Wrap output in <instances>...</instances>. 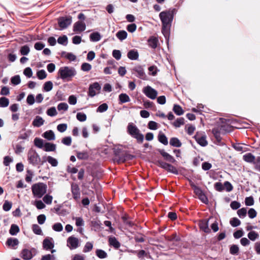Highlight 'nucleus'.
Returning a JSON list of instances; mask_svg holds the SVG:
<instances>
[{
	"instance_id": "10",
	"label": "nucleus",
	"mask_w": 260,
	"mask_h": 260,
	"mask_svg": "<svg viewBox=\"0 0 260 260\" xmlns=\"http://www.w3.org/2000/svg\"><path fill=\"white\" fill-rule=\"evenodd\" d=\"M143 92L148 98L154 100L157 95V91L150 86H147L143 88Z\"/></svg>"
},
{
	"instance_id": "14",
	"label": "nucleus",
	"mask_w": 260,
	"mask_h": 260,
	"mask_svg": "<svg viewBox=\"0 0 260 260\" xmlns=\"http://www.w3.org/2000/svg\"><path fill=\"white\" fill-rule=\"evenodd\" d=\"M54 246V240L52 238L46 237L43 242V247L46 250L53 249Z\"/></svg>"
},
{
	"instance_id": "64",
	"label": "nucleus",
	"mask_w": 260,
	"mask_h": 260,
	"mask_svg": "<svg viewBox=\"0 0 260 260\" xmlns=\"http://www.w3.org/2000/svg\"><path fill=\"white\" fill-rule=\"evenodd\" d=\"M41 260H55V257L54 255L48 254L42 256Z\"/></svg>"
},
{
	"instance_id": "29",
	"label": "nucleus",
	"mask_w": 260,
	"mask_h": 260,
	"mask_svg": "<svg viewBox=\"0 0 260 260\" xmlns=\"http://www.w3.org/2000/svg\"><path fill=\"white\" fill-rule=\"evenodd\" d=\"M170 144L174 147H180L181 146L182 143L178 138L173 137L170 139Z\"/></svg>"
},
{
	"instance_id": "43",
	"label": "nucleus",
	"mask_w": 260,
	"mask_h": 260,
	"mask_svg": "<svg viewBox=\"0 0 260 260\" xmlns=\"http://www.w3.org/2000/svg\"><path fill=\"white\" fill-rule=\"evenodd\" d=\"M159 71L155 66H151L148 68V74L150 75L155 76Z\"/></svg>"
},
{
	"instance_id": "31",
	"label": "nucleus",
	"mask_w": 260,
	"mask_h": 260,
	"mask_svg": "<svg viewBox=\"0 0 260 260\" xmlns=\"http://www.w3.org/2000/svg\"><path fill=\"white\" fill-rule=\"evenodd\" d=\"M89 38L91 41L98 42L101 40V36L99 32H94L90 35Z\"/></svg>"
},
{
	"instance_id": "51",
	"label": "nucleus",
	"mask_w": 260,
	"mask_h": 260,
	"mask_svg": "<svg viewBox=\"0 0 260 260\" xmlns=\"http://www.w3.org/2000/svg\"><path fill=\"white\" fill-rule=\"evenodd\" d=\"M13 161V159L10 156H6L4 157L3 164L4 165L8 167L10 165V163Z\"/></svg>"
},
{
	"instance_id": "47",
	"label": "nucleus",
	"mask_w": 260,
	"mask_h": 260,
	"mask_svg": "<svg viewBox=\"0 0 260 260\" xmlns=\"http://www.w3.org/2000/svg\"><path fill=\"white\" fill-rule=\"evenodd\" d=\"M33 172L30 170H27L26 171V174L25 177V181L28 183H30L32 180L33 176Z\"/></svg>"
},
{
	"instance_id": "56",
	"label": "nucleus",
	"mask_w": 260,
	"mask_h": 260,
	"mask_svg": "<svg viewBox=\"0 0 260 260\" xmlns=\"http://www.w3.org/2000/svg\"><path fill=\"white\" fill-rule=\"evenodd\" d=\"M77 119L81 122L85 121L86 120V115L84 113L79 112L77 114Z\"/></svg>"
},
{
	"instance_id": "12",
	"label": "nucleus",
	"mask_w": 260,
	"mask_h": 260,
	"mask_svg": "<svg viewBox=\"0 0 260 260\" xmlns=\"http://www.w3.org/2000/svg\"><path fill=\"white\" fill-rule=\"evenodd\" d=\"M37 253V250L35 248H31L30 249H24L21 252V257L24 259H30Z\"/></svg>"
},
{
	"instance_id": "24",
	"label": "nucleus",
	"mask_w": 260,
	"mask_h": 260,
	"mask_svg": "<svg viewBox=\"0 0 260 260\" xmlns=\"http://www.w3.org/2000/svg\"><path fill=\"white\" fill-rule=\"evenodd\" d=\"M160 154L165 158V159L172 163H174L175 161L174 158L168 153L165 152L164 150L160 151Z\"/></svg>"
},
{
	"instance_id": "34",
	"label": "nucleus",
	"mask_w": 260,
	"mask_h": 260,
	"mask_svg": "<svg viewBox=\"0 0 260 260\" xmlns=\"http://www.w3.org/2000/svg\"><path fill=\"white\" fill-rule=\"evenodd\" d=\"M16 58V55L14 51L8 50L7 59L9 62H14Z\"/></svg>"
},
{
	"instance_id": "21",
	"label": "nucleus",
	"mask_w": 260,
	"mask_h": 260,
	"mask_svg": "<svg viewBox=\"0 0 260 260\" xmlns=\"http://www.w3.org/2000/svg\"><path fill=\"white\" fill-rule=\"evenodd\" d=\"M199 227L201 230L205 233H209L210 229L208 227V221L206 219H203L200 221Z\"/></svg>"
},
{
	"instance_id": "40",
	"label": "nucleus",
	"mask_w": 260,
	"mask_h": 260,
	"mask_svg": "<svg viewBox=\"0 0 260 260\" xmlns=\"http://www.w3.org/2000/svg\"><path fill=\"white\" fill-rule=\"evenodd\" d=\"M248 238L251 241H255L259 237V235L255 231H250L247 235Z\"/></svg>"
},
{
	"instance_id": "48",
	"label": "nucleus",
	"mask_w": 260,
	"mask_h": 260,
	"mask_svg": "<svg viewBox=\"0 0 260 260\" xmlns=\"http://www.w3.org/2000/svg\"><path fill=\"white\" fill-rule=\"evenodd\" d=\"M231 225L233 227H237L240 225V220L236 217L232 218L230 221Z\"/></svg>"
},
{
	"instance_id": "32",
	"label": "nucleus",
	"mask_w": 260,
	"mask_h": 260,
	"mask_svg": "<svg viewBox=\"0 0 260 260\" xmlns=\"http://www.w3.org/2000/svg\"><path fill=\"white\" fill-rule=\"evenodd\" d=\"M43 136L45 138L48 140H53L55 139V135L54 132L51 131H48L45 132L43 134Z\"/></svg>"
},
{
	"instance_id": "19",
	"label": "nucleus",
	"mask_w": 260,
	"mask_h": 260,
	"mask_svg": "<svg viewBox=\"0 0 260 260\" xmlns=\"http://www.w3.org/2000/svg\"><path fill=\"white\" fill-rule=\"evenodd\" d=\"M194 138L197 143L202 146H206L207 144V141L206 140V137L205 135H200L197 134L194 136Z\"/></svg>"
},
{
	"instance_id": "25",
	"label": "nucleus",
	"mask_w": 260,
	"mask_h": 260,
	"mask_svg": "<svg viewBox=\"0 0 260 260\" xmlns=\"http://www.w3.org/2000/svg\"><path fill=\"white\" fill-rule=\"evenodd\" d=\"M109 243L110 245L113 246L116 249H118L120 246V244L118 242V241L116 239V238L114 237H110L109 238Z\"/></svg>"
},
{
	"instance_id": "41",
	"label": "nucleus",
	"mask_w": 260,
	"mask_h": 260,
	"mask_svg": "<svg viewBox=\"0 0 260 260\" xmlns=\"http://www.w3.org/2000/svg\"><path fill=\"white\" fill-rule=\"evenodd\" d=\"M184 123V119L182 117L177 118L173 123V125L175 127H179Z\"/></svg>"
},
{
	"instance_id": "13",
	"label": "nucleus",
	"mask_w": 260,
	"mask_h": 260,
	"mask_svg": "<svg viewBox=\"0 0 260 260\" xmlns=\"http://www.w3.org/2000/svg\"><path fill=\"white\" fill-rule=\"evenodd\" d=\"M67 246L70 249H74L79 246V240L73 236L69 237L67 239Z\"/></svg>"
},
{
	"instance_id": "62",
	"label": "nucleus",
	"mask_w": 260,
	"mask_h": 260,
	"mask_svg": "<svg viewBox=\"0 0 260 260\" xmlns=\"http://www.w3.org/2000/svg\"><path fill=\"white\" fill-rule=\"evenodd\" d=\"M52 229L56 232H61L63 230V227L60 223H56L52 226Z\"/></svg>"
},
{
	"instance_id": "54",
	"label": "nucleus",
	"mask_w": 260,
	"mask_h": 260,
	"mask_svg": "<svg viewBox=\"0 0 260 260\" xmlns=\"http://www.w3.org/2000/svg\"><path fill=\"white\" fill-rule=\"evenodd\" d=\"M53 200L52 196L49 194H46L43 198V200L46 204L50 205L52 203Z\"/></svg>"
},
{
	"instance_id": "5",
	"label": "nucleus",
	"mask_w": 260,
	"mask_h": 260,
	"mask_svg": "<svg viewBox=\"0 0 260 260\" xmlns=\"http://www.w3.org/2000/svg\"><path fill=\"white\" fill-rule=\"evenodd\" d=\"M27 159L29 164L33 166L41 165V159L35 150L31 149L27 153Z\"/></svg>"
},
{
	"instance_id": "27",
	"label": "nucleus",
	"mask_w": 260,
	"mask_h": 260,
	"mask_svg": "<svg viewBox=\"0 0 260 260\" xmlns=\"http://www.w3.org/2000/svg\"><path fill=\"white\" fill-rule=\"evenodd\" d=\"M243 159L248 162L255 164V156L251 153H248L243 156Z\"/></svg>"
},
{
	"instance_id": "28",
	"label": "nucleus",
	"mask_w": 260,
	"mask_h": 260,
	"mask_svg": "<svg viewBox=\"0 0 260 260\" xmlns=\"http://www.w3.org/2000/svg\"><path fill=\"white\" fill-rule=\"evenodd\" d=\"M149 46L153 49L156 48L158 43V39L154 37H151L148 40Z\"/></svg>"
},
{
	"instance_id": "42",
	"label": "nucleus",
	"mask_w": 260,
	"mask_h": 260,
	"mask_svg": "<svg viewBox=\"0 0 260 260\" xmlns=\"http://www.w3.org/2000/svg\"><path fill=\"white\" fill-rule=\"evenodd\" d=\"M95 253L96 256L100 258H105L108 256L107 253L102 249H97Z\"/></svg>"
},
{
	"instance_id": "59",
	"label": "nucleus",
	"mask_w": 260,
	"mask_h": 260,
	"mask_svg": "<svg viewBox=\"0 0 260 260\" xmlns=\"http://www.w3.org/2000/svg\"><path fill=\"white\" fill-rule=\"evenodd\" d=\"M61 142L65 145L70 146L72 143V138L70 136L66 137L62 139Z\"/></svg>"
},
{
	"instance_id": "33",
	"label": "nucleus",
	"mask_w": 260,
	"mask_h": 260,
	"mask_svg": "<svg viewBox=\"0 0 260 260\" xmlns=\"http://www.w3.org/2000/svg\"><path fill=\"white\" fill-rule=\"evenodd\" d=\"M158 140L161 143L165 145H167L168 144V138L164 134L161 132L158 134Z\"/></svg>"
},
{
	"instance_id": "26",
	"label": "nucleus",
	"mask_w": 260,
	"mask_h": 260,
	"mask_svg": "<svg viewBox=\"0 0 260 260\" xmlns=\"http://www.w3.org/2000/svg\"><path fill=\"white\" fill-rule=\"evenodd\" d=\"M44 147V150L47 152L54 151L56 149V145L49 142L45 143Z\"/></svg>"
},
{
	"instance_id": "52",
	"label": "nucleus",
	"mask_w": 260,
	"mask_h": 260,
	"mask_svg": "<svg viewBox=\"0 0 260 260\" xmlns=\"http://www.w3.org/2000/svg\"><path fill=\"white\" fill-rule=\"evenodd\" d=\"M108 108V105L106 103L102 104L100 105L96 109L97 112L102 113L107 110Z\"/></svg>"
},
{
	"instance_id": "11",
	"label": "nucleus",
	"mask_w": 260,
	"mask_h": 260,
	"mask_svg": "<svg viewBox=\"0 0 260 260\" xmlns=\"http://www.w3.org/2000/svg\"><path fill=\"white\" fill-rule=\"evenodd\" d=\"M101 89V87L98 82H94L93 84H90L88 89V96L93 97L100 93Z\"/></svg>"
},
{
	"instance_id": "55",
	"label": "nucleus",
	"mask_w": 260,
	"mask_h": 260,
	"mask_svg": "<svg viewBox=\"0 0 260 260\" xmlns=\"http://www.w3.org/2000/svg\"><path fill=\"white\" fill-rule=\"evenodd\" d=\"M239 249L237 245H232L230 248V253L232 254H237Z\"/></svg>"
},
{
	"instance_id": "22",
	"label": "nucleus",
	"mask_w": 260,
	"mask_h": 260,
	"mask_svg": "<svg viewBox=\"0 0 260 260\" xmlns=\"http://www.w3.org/2000/svg\"><path fill=\"white\" fill-rule=\"evenodd\" d=\"M127 56L129 59L135 60L139 58V53L136 49H132L128 52Z\"/></svg>"
},
{
	"instance_id": "18",
	"label": "nucleus",
	"mask_w": 260,
	"mask_h": 260,
	"mask_svg": "<svg viewBox=\"0 0 260 260\" xmlns=\"http://www.w3.org/2000/svg\"><path fill=\"white\" fill-rule=\"evenodd\" d=\"M194 192L198 196L199 199L204 203L207 204L208 202V200L205 194V193L203 192V191L199 187H197Z\"/></svg>"
},
{
	"instance_id": "8",
	"label": "nucleus",
	"mask_w": 260,
	"mask_h": 260,
	"mask_svg": "<svg viewBox=\"0 0 260 260\" xmlns=\"http://www.w3.org/2000/svg\"><path fill=\"white\" fill-rule=\"evenodd\" d=\"M157 165L169 172L175 174H178V173L177 169L175 167L164 161L158 160L157 162Z\"/></svg>"
},
{
	"instance_id": "35",
	"label": "nucleus",
	"mask_w": 260,
	"mask_h": 260,
	"mask_svg": "<svg viewBox=\"0 0 260 260\" xmlns=\"http://www.w3.org/2000/svg\"><path fill=\"white\" fill-rule=\"evenodd\" d=\"M119 103L123 104L130 101V98L126 93H121L119 95Z\"/></svg>"
},
{
	"instance_id": "1",
	"label": "nucleus",
	"mask_w": 260,
	"mask_h": 260,
	"mask_svg": "<svg viewBox=\"0 0 260 260\" xmlns=\"http://www.w3.org/2000/svg\"><path fill=\"white\" fill-rule=\"evenodd\" d=\"M177 10L175 8H173L162 11L159 14L162 23L161 32L166 38L169 35L174 16Z\"/></svg>"
},
{
	"instance_id": "30",
	"label": "nucleus",
	"mask_w": 260,
	"mask_h": 260,
	"mask_svg": "<svg viewBox=\"0 0 260 260\" xmlns=\"http://www.w3.org/2000/svg\"><path fill=\"white\" fill-rule=\"evenodd\" d=\"M44 120L40 116H37L32 122L34 126L36 127H40L44 124Z\"/></svg>"
},
{
	"instance_id": "17",
	"label": "nucleus",
	"mask_w": 260,
	"mask_h": 260,
	"mask_svg": "<svg viewBox=\"0 0 260 260\" xmlns=\"http://www.w3.org/2000/svg\"><path fill=\"white\" fill-rule=\"evenodd\" d=\"M71 191L73 197L76 201H78L80 197V188L78 184L73 183L71 185Z\"/></svg>"
},
{
	"instance_id": "4",
	"label": "nucleus",
	"mask_w": 260,
	"mask_h": 260,
	"mask_svg": "<svg viewBox=\"0 0 260 260\" xmlns=\"http://www.w3.org/2000/svg\"><path fill=\"white\" fill-rule=\"evenodd\" d=\"M58 73L63 80H71L76 74V71L74 68L68 67L60 68Z\"/></svg>"
},
{
	"instance_id": "15",
	"label": "nucleus",
	"mask_w": 260,
	"mask_h": 260,
	"mask_svg": "<svg viewBox=\"0 0 260 260\" xmlns=\"http://www.w3.org/2000/svg\"><path fill=\"white\" fill-rule=\"evenodd\" d=\"M223 131H225V129L224 128V127L222 125L215 127L212 129V134H213V136H214L216 140L218 143H220L221 141L220 133L221 132Z\"/></svg>"
},
{
	"instance_id": "23",
	"label": "nucleus",
	"mask_w": 260,
	"mask_h": 260,
	"mask_svg": "<svg viewBox=\"0 0 260 260\" xmlns=\"http://www.w3.org/2000/svg\"><path fill=\"white\" fill-rule=\"evenodd\" d=\"M6 245L9 248L15 249V246H16V239L13 238H8L6 242Z\"/></svg>"
},
{
	"instance_id": "36",
	"label": "nucleus",
	"mask_w": 260,
	"mask_h": 260,
	"mask_svg": "<svg viewBox=\"0 0 260 260\" xmlns=\"http://www.w3.org/2000/svg\"><path fill=\"white\" fill-rule=\"evenodd\" d=\"M61 55L64 56L70 61H74L76 59V56L72 53H67L66 51H62Z\"/></svg>"
},
{
	"instance_id": "3",
	"label": "nucleus",
	"mask_w": 260,
	"mask_h": 260,
	"mask_svg": "<svg viewBox=\"0 0 260 260\" xmlns=\"http://www.w3.org/2000/svg\"><path fill=\"white\" fill-rule=\"evenodd\" d=\"M127 133L133 138H135L138 143H142L144 136L140 133L138 128L133 123H129L127 127Z\"/></svg>"
},
{
	"instance_id": "6",
	"label": "nucleus",
	"mask_w": 260,
	"mask_h": 260,
	"mask_svg": "<svg viewBox=\"0 0 260 260\" xmlns=\"http://www.w3.org/2000/svg\"><path fill=\"white\" fill-rule=\"evenodd\" d=\"M114 153L118 157V162H124L126 160H131L135 157L134 155L130 154L127 152L121 153L119 149H115Z\"/></svg>"
},
{
	"instance_id": "53",
	"label": "nucleus",
	"mask_w": 260,
	"mask_h": 260,
	"mask_svg": "<svg viewBox=\"0 0 260 260\" xmlns=\"http://www.w3.org/2000/svg\"><path fill=\"white\" fill-rule=\"evenodd\" d=\"M37 77L40 80H43L46 77L47 74L45 70H41L37 73Z\"/></svg>"
},
{
	"instance_id": "57",
	"label": "nucleus",
	"mask_w": 260,
	"mask_h": 260,
	"mask_svg": "<svg viewBox=\"0 0 260 260\" xmlns=\"http://www.w3.org/2000/svg\"><path fill=\"white\" fill-rule=\"evenodd\" d=\"M92 248H93V244L91 243L88 242L85 244V245L84 247L83 251L85 253L91 251L92 250Z\"/></svg>"
},
{
	"instance_id": "16",
	"label": "nucleus",
	"mask_w": 260,
	"mask_h": 260,
	"mask_svg": "<svg viewBox=\"0 0 260 260\" xmlns=\"http://www.w3.org/2000/svg\"><path fill=\"white\" fill-rule=\"evenodd\" d=\"M86 29V24L82 21H78L74 24L73 31L77 33L78 32H82Z\"/></svg>"
},
{
	"instance_id": "61",
	"label": "nucleus",
	"mask_w": 260,
	"mask_h": 260,
	"mask_svg": "<svg viewBox=\"0 0 260 260\" xmlns=\"http://www.w3.org/2000/svg\"><path fill=\"white\" fill-rule=\"evenodd\" d=\"M68 109V105L66 103H61L57 106V109L58 111H67Z\"/></svg>"
},
{
	"instance_id": "50",
	"label": "nucleus",
	"mask_w": 260,
	"mask_h": 260,
	"mask_svg": "<svg viewBox=\"0 0 260 260\" xmlns=\"http://www.w3.org/2000/svg\"><path fill=\"white\" fill-rule=\"evenodd\" d=\"M77 157L79 159H86L88 158V155L87 152H78Z\"/></svg>"
},
{
	"instance_id": "37",
	"label": "nucleus",
	"mask_w": 260,
	"mask_h": 260,
	"mask_svg": "<svg viewBox=\"0 0 260 260\" xmlns=\"http://www.w3.org/2000/svg\"><path fill=\"white\" fill-rule=\"evenodd\" d=\"M116 36L119 40L123 41L126 38L127 34L125 30H119L116 33Z\"/></svg>"
},
{
	"instance_id": "44",
	"label": "nucleus",
	"mask_w": 260,
	"mask_h": 260,
	"mask_svg": "<svg viewBox=\"0 0 260 260\" xmlns=\"http://www.w3.org/2000/svg\"><path fill=\"white\" fill-rule=\"evenodd\" d=\"M34 144L36 147L39 148H42L43 146H44L43 140L38 138H36L35 139Z\"/></svg>"
},
{
	"instance_id": "7",
	"label": "nucleus",
	"mask_w": 260,
	"mask_h": 260,
	"mask_svg": "<svg viewBox=\"0 0 260 260\" xmlns=\"http://www.w3.org/2000/svg\"><path fill=\"white\" fill-rule=\"evenodd\" d=\"M72 22V17L71 16L60 17L58 18V24L60 30L67 28L71 24Z\"/></svg>"
},
{
	"instance_id": "46",
	"label": "nucleus",
	"mask_w": 260,
	"mask_h": 260,
	"mask_svg": "<svg viewBox=\"0 0 260 260\" xmlns=\"http://www.w3.org/2000/svg\"><path fill=\"white\" fill-rule=\"evenodd\" d=\"M32 230L33 232L37 235H41L42 234V231L41 228L37 224L32 225Z\"/></svg>"
},
{
	"instance_id": "58",
	"label": "nucleus",
	"mask_w": 260,
	"mask_h": 260,
	"mask_svg": "<svg viewBox=\"0 0 260 260\" xmlns=\"http://www.w3.org/2000/svg\"><path fill=\"white\" fill-rule=\"evenodd\" d=\"M148 127L152 130H156L158 128V124L153 121H150L148 124Z\"/></svg>"
},
{
	"instance_id": "45",
	"label": "nucleus",
	"mask_w": 260,
	"mask_h": 260,
	"mask_svg": "<svg viewBox=\"0 0 260 260\" xmlns=\"http://www.w3.org/2000/svg\"><path fill=\"white\" fill-rule=\"evenodd\" d=\"M30 51L29 47L27 45L22 46L20 49V53L22 55H27Z\"/></svg>"
},
{
	"instance_id": "38",
	"label": "nucleus",
	"mask_w": 260,
	"mask_h": 260,
	"mask_svg": "<svg viewBox=\"0 0 260 260\" xmlns=\"http://www.w3.org/2000/svg\"><path fill=\"white\" fill-rule=\"evenodd\" d=\"M57 42L59 44L62 45L63 46H67L68 42V37L66 35L60 36L58 38Z\"/></svg>"
},
{
	"instance_id": "9",
	"label": "nucleus",
	"mask_w": 260,
	"mask_h": 260,
	"mask_svg": "<svg viewBox=\"0 0 260 260\" xmlns=\"http://www.w3.org/2000/svg\"><path fill=\"white\" fill-rule=\"evenodd\" d=\"M133 74H135L137 77L143 80H147V76L146 75L144 70L142 66H138L135 67L132 69Z\"/></svg>"
},
{
	"instance_id": "63",
	"label": "nucleus",
	"mask_w": 260,
	"mask_h": 260,
	"mask_svg": "<svg viewBox=\"0 0 260 260\" xmlns=\"http://www.w3.org/2000/svg\"><path fill=\"white\" fill-rule=\"evenodd\" d=\"M47 114L49 116H54L56 115L57 113L55 107H51L47 110Z\"/></svg>"
},
{
	"instance_id": "20",
	"label": "nucleus",
	"mask_w": 260,
	"mask_h": 260,
	"mask_svg": "<svg viewBox=\"0 0 260 260\" xmlns=\"http://www.w3.org/2000/svg\"><path fill=\"white\" fill-rule=\"evenodd\" d=\"M42 158L43 160L41 163V165H43V164L46 161H47L52 167H56L58 165L57 160L51 156H48L47 157L44 156Z\"/></svg>"
},
{
	"instance_id": "39",
	"label": "nucleus",
	"mask_w": 260,
	"mask_h": 260,
	"mask_svg": "<svg viewBox=\"0 0 260 260\" xmlns=\"http://www.w3.org/2000/svg\"><path fill=\"white\" fill-rule=\"evenodd\" d=\"M173 110L177 115H181L184 113L183 110L181 107L178 105H174Z\"/></svg>"
},
{
	"instance_id": "2",
	"label": "nucleus",
	"mask_w": 260,
	"mask_h": 260,
	"mask_svg": "<svg viewBox=\"0 0 260 260\" xmlns=\"http://www.w3.org/2000/svg\"><path fill=\"white\" fill-rule=\"evenodd\" d=\"M47 186L46 184L39 182L31 186L32 194L36 198H41L47 192Z\"/></svg>"
},
{
	"instance_id": "49",
	"label": "nucleus",
	"mask_w": 260,
	"mask_h": 260,
	"mask_svg": "<svg viewBox=\"0 0 260 260\" xmlns=\"http://www.w3.org/2000/svg\"><path fill=\"white\" fill-rule=\"evenodd\" d=\"M9 103V100L5 97H1L0 98V107H6L8 106Z\"/></svg>"
},
{
	"instance_id": "60",
	"label": "nucleus",
	"mask_w": 260,
	"mask_h": 260,
	"mask_svg": "<svg viewBox=\"0 0 260 260\" xmlns=\"http://www.w3.org/2000/svg\"><path fill=\"white\" fill-rule=\"evenodd\" d=\"M246 213L247 210L245 208H242L238 210L237 211V214L240 218L245 217L246 216Z\"/></svg>"
}]
</instances>
